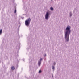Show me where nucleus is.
I'll return each mask as SVG.
<instances>
[{"instance_id":"6ab92c4d","label":"nucleus","mask_w":79,"mask_h":79,"mask_svg":"<svg viewBox=\"0 0 79 79\" xmlns=\"http://www.w3.org/2000/svg\"><path fill=\"white\" fill-rule=\"evenodd\" d=\"M19 27H20V26L19 25Z\"/></svg>"},{"instance_id":"6e6552de","label":"nucleus","mask_w":79,"mask_h":79,"mask_svg":"<svg viewBox=\"0 0 79 79\" xmlns=\"http://www.w3.org/2000/svg\"><path fill=\"white\" fill-rule=\"evenodd\" d=\"M2 29H1L0 30V35H1V34H2Z\"/></svg>"},{"instance_id":"0eeeda50","label":"nucleus","mask_w":79,"mask_h":79,"mask_svg":"<svg viewBox=\"0 0 79 79\" xmlns=\"http://www.w3.org/2000/svg\"><path fill=\"white\" fill-rule=\"evenodd\" d=\"M52 69H53V71H54V70H55V66H52Z\"/></svg>"},{"instance_id":"4468645a","label":"nucleus","mask_w":79,"mask_h":79,"mask_svg":"<svg viewBox=\"0 0 79 79\" xmlns=\"http://www.w3.org/2000/svg\"><path fill=\"white\" fill-rule=\"evenodd\" d=\"M47 56V54H45V55H44V57H45Z\"/></svg>"},{"instance_id":"2eb2a0df","label":"nucleus","mask_w":79,"mask_h":79,"mask_svg":"<svg viewBox=\"0 0 79 79\" xmlns=\"http://www.w3.org/2000/svg\"><path fill=\"white\" fill-rule=\"evenodd\" d=\"M52 78H53V74H52Z\"/></svg>"},{"instance_id":"f8f14e48","label":"nucleus","mask_w":79,"mask_h":79,"mask_svg":"<svg viewBox=\"0 0 79 79\" xmlns=\"http://www.w3.org/2000/svg\"><path fill=\"white\" fill-rule=\"evenodd\" d=\"M16 13V9H15L14 11V13Z\"/></svg>"},{"instance_id":"7ed1b4c3","label":"nucleus","mask_w":79,"mask_h":79,"mask_svg":"<svg viewBox=\"0 0 79 79\" xmlns=\"http://www.w3.org/2000/svg\"><path fill=\"white\" fill-rule=\"evenodd\" d=\"M52 12L50 11H48L46 12V15H45V19L46 20H48V18H49V16L51 15Z\"/></svg>"},{"instance_id":"9b49d317","label":"nucleus","mask_w":79,"mask_h":79,"mask_svg":"<svg viewBox=\"0 0 79 79\" xmlns=\"http://www.w3.org/2000/svg\"><path fill=\"white\" fill-rule=\"evenodd\" d=\"M42 60H43V59L42 58H40V60H39V61H40L41 62V61H42Z\"/></svg>"},{"instance_id":"f3484780","label":"nucleus","mask_w":79,"mask_h":79,"mask_svg":"<svg viewBox=\"0 0 79 79\" xmlns=\"http://www.w3.org/2000/svg\"><path fill=\"white\" fill-rule=\"evenodd\" d=\"M22 18V19H24V17H23V18Z\"/></svg>"},{"instance_id":"aec40b11","label":"nucleus","mask_w":79,"mask_h":79,"mask_svg":"<svg viewBox=\"0 0 79 79\" xmlns=\"http://www.w3.org/2000/svg\"><path fill=\"white\" fill-rule=\"evenodd\" d=\"M51 0V1H52V0Z\"/></svg>"},{"instance_id":"1a4fd4ad","label":"nucleus","mask_w":79,"mask_h":79,"mask_svg":"<svg viewBox=\"0 0 79 79\" xmlns=\"http://www.w3.org/2000/svg\"><path fill=\"white\" fill-rule=\"evenodd\" d=\"M50 9L51 11H53V8L52 7H51Z\"/></svg>"},{"instance_id":"9d476101","label":"nucleus","mask_w":79,"mask_h":79,"mask_svg":"<svg viewBox=\"0 0 79 79\" xmlns=\"http://www.w3.org/2000/svg\"><path fill=\"white\" fill-rule=\"evenodd\" d=\"M55 64H56V63L55 62H54V63L53 64V66H55Z\"/></svg>"},{"instance_id":"f03ea898","label":"nucleus","mask_w":79,"mask_h":79,"mask_svg":"<svg viewBox=\"0 0 79 79\" xmlns=\"http://www.w3.org/2000/svg\"><path fill=\"white\" fill-rule=\"evenodd\" d=\"M31 19L30 18H28L25 21V24L26 26H29L30 23H31Z\"/></svg>"},{"instance_id":"39448f33","label":"nucleus","mask_w":79,"mask_h":79,"mask_svg":"<svg viewBox=\"0 0 79 79\" xmlns=\"http://www.w3.org/2000/svg\"><path fill=\"white\" fill-rule=\"evenodd\" d=\"M72 15H73L72 14V12H71V11H70L69 13V16H70V18L71 17V16H72Z\"/></svg>"},{"instance_id":"f257e3e1","label":"nucleus","mask_w":79,"mask_h":79,"mask_svg":"<svg viewBox=\"0 0 79 79\" xmlns=\"http://www.w3.org/2000/svg\"><path fill=\"white\" fill-rule=\"evenodd\" d=\"M71 26L69 25L67 26V27L64 31L65 34V42H69V35L71 34Z\"/></svg>"},{"instance_id":"423d86ee","label":"nucleus","mask_w":79,"mask_h":79,"mask_svg":"<svg viewBox=\"0 0 79 79\" xmlns=\"http://www.w3.org/2000/svg\"><path fill=\"white\" fill-rule=\"evenodd\" d=\"M15 67L13 66H12L11 67V69L12 70H15Z\"/></svg>"},{"instance_id":"dca6fc26","label":"nucleus","mask_w":79,"mask_h":79,"mask_svg":"<svg viewBox=\"0 0 79 79\" xmlns=\"http://www.w3.org/2000/svg\"><path fill=\"white\" fill-rule=\"evenodd\" d=\"M23 60L24 61V59H23Z\"/></svg>"},{"instance_id":"ddd939ff","label":"nucleus","mask_w":79,"mask_h":79,"mask_svg":"<svg viewBox=\"0 0 79 79\" xmlns=\"http://www.w3.org/2000/svg\"><path fill=\"white\" fill-rule=\"evenodd\" d=\"M41 72H42V71H41V70H40L39 71V73H41Z\"/></svg>"},{"instance_id":"20e7f679","label":"nucleus","mask_w":79,"mask_h":79,"mask_svg":"<svg viewBox=\"0 0 79 79\" xmlns=\"http://www.w3.org/2000/svg\"><path fill=\"white\" fill-rule=\"evenodd\" d=\"M38 64L39 66H40V64H41V62L40 61H38Z\"/></svg>"},{"instance_id":"a211bd4d","label":"nucleus","mask_w":79,"mask_h":79,"mask_svg":"<svg viewBox=\"0 0 79 79\" xmlns=\"http://www.w3.org/2000/svg\"><path fill=\"white\" fill-rule=\"evenodd\" d=\"M23 15H25V14H23Z\"/></svg>"}]
</instances>
